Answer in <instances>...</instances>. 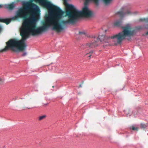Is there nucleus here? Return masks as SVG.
<instances>
[{
  "instance_id": "1",
  "label": "nucleus",
  "mask_w": 148,
  "mask_h": 148,
  "mask_svg": "<svg viewBox=\"0 0 148 148\" xmlns=\"http://www.w3.org/2000/svg\"><path fill=\"white\" fill-rule=\"evenodd\" d=\"M39 3L46 7L48 10V14L45 17V22L42 26L36 28L37 22L40 16V10L38 7L34 4H30L27 2H22V4L26 6L19 7L15 14V17L24 18L29 15L30 17L23 21L20 28V34L22 38L21 40H16L20 44L19 46L25 50L27 45L25 40L30 35H36L45 32L49 28L52 30L60 32L63 30L69 23H73L79 17V11L74 6L64 0V3L66 8V15L68 17L67 20L62 19L64 17V12L60 8L51 2L45 0H32Z\"/></svg>"
},
{
  "instance_id": "2",
  "label": "nucleus",
  "mask_w": 148,
  "mask_h": 148,
  "mask_svg": "<svg viewBox=\"0 0 148 148\" xmlns=\"http://www.w3.org/2000/svg\"><path fill=\"white\" fill-rule=\"evenodd\" d=\"M123 31L120 33L111 37H106L104 34H101L97 40L103 43L114 41V44H116L117 43H120L126 37L131 36L135 33V31L132 29L131 25L129 24L123 27Z\"/></svg>"
},
{
  "instance_id": "3",
  "label": "nucleus",
  "mask_w": 148,
  "mask_h": 148,
  "mask_svg": "<svg viewBox=\"0 0 148 148\" xmlns=\"http://www.w3.org/2000/svg\"><path fill=\"white\" fill-rule=\"evenodd\" d=\"M20 44L16 40H11L7 42V46L3 49L0 50V53L11 50L16 52L22 51L24 49L19 46Z\"/></svg>"
},
{
  "instance_id": "4",
  "label": "nucleus",
  "mask_w": 148,
  "mask_h": 148,
  "mask_svg": "<svg viewBox=\"0 0 148 148\" xmlns=\"http://www.w3.org/2000/svg\"><path fill=\"white\" fill-rule=\"evenodd\" d=\"M14 2H12L10 4H5L3 5V7L5 8L11 10L15 7Z\"/></svg>"
},
{
  "instance_id": "5",
  "label": "nucleus",
  "mask_w": 148,
  "mask_h": 148,
  "mask_svg": "<svg viewBox=\"0 0 148 148\" xmlns=\"http://www.w3.org/2000/svg\"><path fill=\"white\" fill-rule=\"evenodd\" d=\"M11 21V19H1L0 18V22L2 21L4 23H5L7 24H8ZM2 30V26L0 25V33L1 32Z\"/></svg>"
},
{
  "instance_id": "6",
  "label": "nucleus",
  "mask_w": 148,
  "mask_h": 148,
  "mask_svg": "<svg viewBox=\"0 0 148 148\" xmlns=\"http://www.w3.org/2000/svg\"><path fill=\"white\" fill-rule=\"evenodd\" d=\"M97 45L93 43H90L86 44L85 46V48L87 49H89L90 48H92L94 47H95Z\"/></svg>"
},
{
  "instance_id": "7",
  "label": "nucleus",
  "mask_w": 148,
  "mask_h": 148,
  "mask_svg": "<svg viewBox=\"0 0 148 148\" xmlns=\"http://www.w3.org/2000/svg\"><path fill=\"white\" fill-rule=\"evenodd\" d=\"M121 20H117L114 22V25L116 26H119L121 24Z\"/></svg>"
},
{
  "instance_id": "8",
  "label": "nucleus",
  "mask_w": 148,
  "mask_h": 148,
  "mask_svg": "<svg viewBox=\"0 0 148 148\" xmlns=\"http://www.w3.org/2000/svg\"><path fill=\"white\" fill-rule=\"evenodd\" d=\"M104 3H105L106 5H108L109 3H110L111 1H112V0H103Z\"/></svg>"
},
{
  "instance_id": "9",
  "label": "nucleus",
  "mask_w": 148,
  "mask_h": 148,
  "mask_svg": "<svg viewBox=\"0 0 148 148\" xmlns=\"http://www.w3.org/2000/svg\"><path fill=\"white\" fill-rule=\"evenodd\" d=\"M46 116L45 115H42L40 116L39 117V119L38 120L39 121H41L43 119L45 118L46 117Z\"/></svg>"
},
{
  "instance_id": "10",
  "label": "nucleus",
  "mask_w": 148,
  "mask_h": 148,
  "mask_svg": "<svg viewBox=\"0 0 148 148\" xmlns=\"http://www.w3.org/2000/svg\"><path fill=\"white\" fill-rule=\"evenodd\" d=\"M132 129L134 130H137L138 129V128L136 127H135L134 126H133L132 127Z\"/></svg>"
},
{
  "instance_id": "11",
  "label": "nucleus",
  "mask_w": 148,
  "mask_h": 148,
  "mask_svg": "<svg viewBox=\"0 0 148 148\" xmlns=\"http://www.w3.org/2000/svg\"><path fill=\"white\" fill-rule=\"evenodd\" d=\"M93 51H90V52L89 53H87L86 54V55H87V54H90L89 55V57H90V58H90V56H91V54L92 53H93Z\"/></svg>"
},
{
  "instance_id": "12",
  "label": "nucleus",
  "mask_w": 148,
  "mask_h": 148,
  "mask_svg": "<svg viewBox=\"0 0 148 148\" xmlns=\"http://www.w3.org/2000/svg\"><path fill=\"white\" fill-rule=\"evenodd\" d=\"M145 21H148V18L145 19ZM145 28L146 29H148V24H147L145 26Z\"/></svg>"
},
{
  "instance_id": "13",
  "label": "nucleus",
  "mask_w": 148,
  "mask_h": 148,
  "mask_svg": "<svg viewBox=\"0 0 148 148\" xmlns=\"http://www.w3.org/2000/svg\"><path fill=\"white\" fill-rule=\"evenodd\" d=\"M27 55V53L26 52H24L23 55H22V56H26V55Z\"/></svg>"
},
{
  "instance_id": "14",
  "label": "nucleus",
  "mask_w": 148,
  "mask_h": 148,
  "mask_svg": "<svg viewBox=\"0 0 148 148\" xmlns=\"http://www.w3.org/2000/svg\"><path fill=\"white\" fill-rule=\"evenodd\" d=\"M79 33L81 34H86L85 33V32H79ZM85 35H86L85 34Z\"/></svg>"
},
{
  "instance_id": "15",
  "label": "nucleus",
  "mask_w": 148,
  "mask_h": 148,
  "mask_svg": "<svg viewBox=\"0 0 148 148\" xmlns=\"http://www.w3.org/2000/svg\"><path fill=\"white\" fill-rule=\"evenodd\" d=\"M3 7V5L0 4V8H2Z\"/></svg>"
},
{
  "instance_id": "16",
  "label": "nucleus",
  "mask_w": 148,
  "mask_h": 148,
  "mask_svg": "<svg viewBox=\"0 0 148 148\" xmlns=\"http://www.w3.org/2000/svg\"><path fill=\"white\" fill-rule=\"evenodd\" d=\"M130 11H129V12H127V13H126V14H130Z\"/></svg>"
},
{
  "instance_id": "17",
  "label": "nucleus",
  "mask_w": 148,
  "mask_h": 148,
  "mask_svg": "<svg viewBox=\"0 0 148 148\" xmlns=\"http://www.w3.org/2000/svg\"><path fill=\"white\" fill-rule=\"evenodd\" d=\"M147 35H148V32L146 34Z\"/></svg>"
},
{
  "instance_id": "18",
  "label": "nucleus",
  "mask_w": 148,
  "mask_h": 148,
  "mask_svg": "<svg viewBox=\"0 0 148 148\" xmlns=\"http://www.w3.org/2000/svg\"><path fill=\"white\" fill-rule=\"evenodd\" d=\"M14 18H12V19H13Z\"/></svg>"
}]
</instances>
